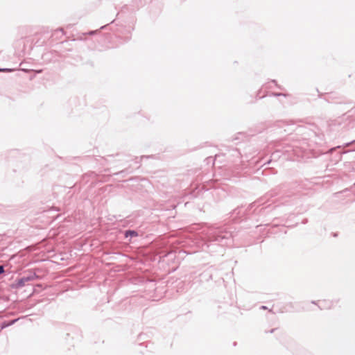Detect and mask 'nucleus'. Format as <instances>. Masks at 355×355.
Wrapping results in <instances>:
<instances>
[{
    "label": "nucleus",
    "instance_id": "nucleus-1",
    "mask_svg": "<svg viewBox=\"0 0 355 355\" xmlns=\"http://www.w3.org/2000/svg\"><path fill=\"white\" fill-rule=\"evenodd\" d=\"M4 272V268L2 266H0V275Z\"/></svg>",
    "mask_w": 355,
    "mask_h": 355
},
{
    "label": "nucleus",
    "instance_id": "nucleus-2",
    "mask_svg": "<svg viewBox=\"0 0 355 355\" xmlns=\"http://www.w3.org/2000/svg\"><path fill=\"white\" fill-rule=\"evenodd\" d=\"M130 234V235H134L135 236L136 235V233L135 232H127L126 233V236H128V234Z\"/></svg>",
    "mask_w": 355,
    "mask_h": 355
},
{
    "label": "nucleus",
    "instance_id": "nucleus-3",
    "mask_svg": "<svg viewBox=\"0 0 355 355\" xmlns=\"http://www.w3.org/2000/svg\"><path fill=\"white\" fill-rule=\"evenodd\" d=\"M42 71V70H41V69H40V70L37 71V73H41Z\"/></svg>",
    "mask_w": 355,
    "mask_h": 355
}]
</instances>
